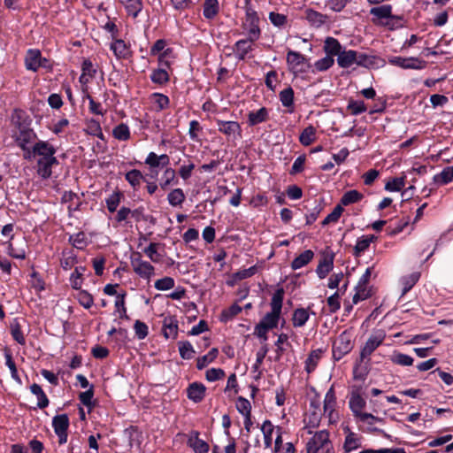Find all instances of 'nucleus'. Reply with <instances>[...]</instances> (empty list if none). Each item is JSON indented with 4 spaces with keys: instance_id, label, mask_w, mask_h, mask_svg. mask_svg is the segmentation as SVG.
<instances>
[{
    "instance_id": "1",
    "label": "nucleus",
    "mask_w": 453,
    "mask_h": 453,
    "mask_svg": "<svg viewBox=\"0 0 453 453\" xmlns=\"http://www.w3.org/2000/svg\"><path fill=\"white\" fill-rule=\"evenodd\" d=\"M36 155L37 173L42 179H49L52 174V167L58 165L55 154L57 148L49 141L38 140L32 150Z\"/></svg>"
},
{
    "instance_id": "2",
    "label": "nucleus",
    "mask_w": 453,
    "mask_h": 453,
    "mask_svg": "<svg viewBox=\"0 0 453 453\" xmlns=\"http://www.w3.org/2000/svg\"><path fill=\"white\" fill-rule=\"evenodd\" d=\"M284 298V290L283 288L277 289L272 297L271 300V309L272 311L266 313L262 320L260 321L265 326L264 328L273 329L278 326L281 309H282V302Z\"/></svg>"
},
{
    "instance_id": "3",
    "label": "nucleus",
    "mask_w": 453,
    "mask_h": 453,
    "mask_svg": "<svg viewBox=\"0 0 453 453\" xmlns=\"http://www.w3.org/2000/svg\"><path fill=\"white\" fill-rule=\"evenodd\" d=\"M260 19L257 12L251 7H247L242 27L250 41H257L261 35Z\"/></svg>"
},
{
    "instance_id": "4",
    "label": "nucleus",
    "mask_w": 453,
    "mask_h": 453,
    "mask_svg": "<svg viewBox=\"0 0 453 453\" xmlns=\"http://www.w3.org/2000/svg\"><path fill=\"white\" fill-rule=\"evenodd\" d=\"M306 443V453H318L319 450L328 451L331 448L329 433L326 430L317 431Z\"/></svg>"
},
{
    "instance_id": "5",
    "label": "nucleus",
    "mask_w": 453,
    "mask_h": 453,
    "mask_svg": "<svg viewBox=\"0 0 453 453\" xmlns=\"http://www.w3.org/2000/svg\"><path fill=\"white\" fill-rule=\"evenodd\" d=\"M353 349L352 335L348 331H343L333 343V358L334 361L341 360Z\"/></svg>"
},
{
    "instance_id": "6",
    "label": "nucleus",
    "mask_w": 453,
    "mask_h": 453,
    "mask_svg": "<svg viewBox=\"0 0 453 453\" xmlns=\"http://www.w3.org/2000/svg\"><path fill=\"white\" fill-rule=\"evenodd\" d=\"M131 266L140 278L148 281L155 275L154 266L150 262L142 260L140 253L131 257Z\"/></svg>"
},
{
    "instance_id": "7",
    "label": "nucleus",
    "mask_w": 453,
    "mask_h": 453,
    "mask_svg": "<svg viewBox=\"0 0 453 453\" xmlns=\"http://www.w3.org/2000/svg\"><path fill=\"white\" fill-rule=\"evenodd\" d=\"M287 64L290 72L294 73H304L309 66L306 58L298 51L288 50Z\"/></svg>"
},
{
    "instance_id": "8",
    "label": "nucleus",
    "mask_w": 453,
    "mask_h": 453,
    "mask_svg": "<svg viewBox=\"0 0 453 453\" xmlns=\"http://www.w3.org/2000/svg\"><path fill=\"white\" fill-rule=\"evenodd\" d=\"M52 426L58 438L59 444H65L67 441V430L69 427V418L66 414L57 415L52 418Z\"/></svg>"
},
{
    "instance_id": "9",
    "label": "nucleus",
    "mask_w": 453,
    "mask_h": 453,
    "mask_svg": "<svg viewBox=\"0 0 453 453\" xmlns=\"http://www.w3.org/2000/svg\"><path fill=\"white\" fill-rule=\"evenodd\" d=\"M388 63L401 67L403 69H414V70H421L426 67V61L419 59L418 58L410 57V58H403V57H392L388 59Z\"/></svg>"
},
{
    "instance_id": "10",
    "label": "nucleus",
    "mask_w": 453,
    "mask_h": 453,
    "mask_svg": "<svg viewBox=\"0 0 453 453\" xmlns=\"http://www.w3.org/2000/svg\"><path fill=\"white\" fill-rule=\"evenodd\" d=\"M216 123L218 130L229 140H236L241 137L242 128L238 122L217 119Z\"/></svg>"
},
{
    "instance_id": "11",
    "label": "nucleus",
    "mask_w": 453,
    "mask_h": 453,
    "mask_svg": "<svg viewBox=\"0 0 453 453\" xmlns=\"http://www.w3.org/2000/svg\"><path fill=\"white\" fill-rule=\"evenodd\" d=\"M169 163L170 158L168 155L162 154L158 156L155 152H150L145 159V164L150 166V176L152 178H156L158 174L157 168L159 166H166L169 165Z\"/></svg>"
},
{
    "instance_id": "12",
    "label": "nucleus",
    "mask_w": 453,
    "mask_h": 453,
    "mask_svg": "<svg viewBox=\"0 0 453 453\" xmlns=\"http://www.w3.org/2000/svg\"><path fill=\"white\" fill-rule=\"evenodd\" d=\"M385 334L383 332H379L372 334L366 341L365 346L361 349L360 358L365 360L369 357L372 353L383 342Z\"/></svg>"
},
{
    "instance_id": "13",
    "label": "nucleus",
    "mask_w": 453,
    "mask_h": 453,
    "mask_svg": "<svg viewBox=\"0 0 453 453\" xmlns=\"http://www.w3.org/2000/svg\"><path fill=\"white\" fill-rule=\"evenodd\" d=\"M46 58H42L39 50L30 49L27 50L25 58L26 68L29 71L36 72L41 66H45Z\"/></svg>"
},
{
    "instance_id": "14",
    "label": "nucleus",
    "mask_w": 453,
    "mask_h": 453,
    "mask_svg": "<svg viewBox=\"0 0 453 453\" xmlns=\"http://www.w3.org/2000/svg\"><path fill=\"white\" fill-rule=\"evenodd\" d=\"M336 405V395L334 389V387H331L327 392L326 393L325 398H324V405H323V411L324 414L327 415L329 418V422L333 423L335 422V413L334 409Z\"/></svg>"
},
{
    "instance_id": "15",
    "label": "nucleus",
    "mask_w": 453,
    "mask_h": 453,
    "mask_svg": "<svg viewBox=\"0 0 453 453\" xmlns=\"http://www.w3.org/2000/svg\"><path fill=\"white\" fill-rule=\"evenodd\" d=\"M343 431L346 434L345 441L343 443V449L345 453H349L362 446L361 435L352 432L349 426L344 427Z\"/></svg>"
},
{
    "instance_id": "16",
    "label": "nucleus",
    "mask_w": 453,
    "mask_h": 453,
    "mask_svg": "<svg viewBox=\"0 0 453 453\" xmlns=\"http://www.w3.org/2000/svg\"><path fill=\"white\" fill-rule=\"evenodd\" d=\"M178 320L174 316H166L163 319L162 331L166 339H176L178 336Z\"/></svg>"
},
{
    "instance_id": "17",
    "label": "nucleus",
    "mask_w": 453,
    "mask_h": 453,
    "mask_svg": "<svg viewBox=\"0 0 453 453\" xmlns=\"http://www.w3.org/2000/svg\"><path fill=\"white\" fill-rule=\"evenodd\" d=\"M249 37L237 41L234 45V53L237 59L243 60L253 50V42Z\"/></svg>"
},
{
    "instance_id": "18",
    "label": "nucleus",
    "mask_w": 453,
    "mask_h": 453,
    "mask_svg": "<svg viewBox=\"0 0 453 453\" xmlns=\"http://www.w3.org/2000/svg\"><path fill=\"white\" fill-rule=\"evenodd\" d=\"M371 15L373 16L372 22L376 23L379 19H400L398 16L392 15V5L384 4L378 7H373L370 10Z\"/></svg>"
},
{
    "instance_id": "19",
    "label": "nucleus",
    "mask_w": 453,
    "mask_h": 453,
    "mask_svg": "<svg viewBox=\"0 0 453 453\" xmlns=\"http://www.w3.org/2000/svg\"><path fill=\"white\" fill-rule=\"evenodd\" d=\"M357 420L364 423L366 427L365 431L369 433L378 432L382 433L383 431L376 427V424H383L384 419L376 416H373L371 413H365L363 415H360L359 418H357Z\"/></svg>"
},
{
    "instance_id": "20",
    "label": "nucleus",
    "mask_w": 453,
    "mask_h": 453,
    "mask_svg": "<svg viewBox=\"0 0 453 453\" xmlns=\"http://www.w3.org/2000/svg\"><path fill=\"white\" fill-rule=\"evenodd\" d=\"M37 134L32 129H22L19 131L16 142L21 150H25L26 146H31L37 142Z\"/></svg>"
},
{
    "instance_id": "21",
    "label": "nucleus",
    "mask_w": 453,
    "mask_h": 453,
    "mask_svg": "<svg viewBox=\"0 0 453 453\" xmlns=\"http://www.w3.org/2000/svg\"><path fill=\"white\" fill-rule=\"evenodd\" d=\"M206 388L199 382L191 383L187 388V395L194 403H200L205 396Z\"/></svg>"
},
{
    "instance_id": "22",
    "label": "nucleus",
    "mask_w": 453,
    "mask_h": 453,
    "mask_svg": "<svg viewBox=\"0 0 453 453\" xmlns=\"http://www.w3.org/2000/svg\"><path fill=\"white\" fill-rule=\"evenodd\" d=\"M365 400L360 395L359 393L354 392L351 394L349 401V405L356 418H359L360 415L365 413L363 411V409L365 407Z\"/></svg>"
},
{
    "instance_id": "23",
    "label": "nucleus",
    "mask_w": 453,
    "mask_h": 453,
    "mask_svg": "<svg viewBox=\"0 0 453 453\" xmlns=\"http://www.w3.org/2000/svg\"><path fill=\"white\" fill-rule=\"evenodd\" d=\"M278 426H275L270 420L266 419L261 425V432L264 437V444L265 449H270L273 446V435H276V429Z\"/></svg>"
},
{
    "instance_id": "24",
    "label": "nucleus",
    "mask_w": 453,
    "mask_h": 453,
    "mask_svg": "<svg viewBox=\"0 0 453 453\" xmlns=\"http://www.w3.org/2000/svg\"><path fill=\"white\" fill-rule=\"evenodd\" d=\"M315 315L314 311H310V306L308 308H297L294 311L292 316V323L295 327H302L310 319V315Z\"/></svg>"
},
{
    "instance_id": "25",
    "label": "nucleus",
    "mask_w": 453,
    "mask_h": 453,
    "mask_svg": "<svg viewBox=\"0 0 453 453\" xmlns=\"http://www.w3.org/2000/svg\"><path fill=\"white\" fill-rule=\"evenodd\" d=\"M115 57L119 59L127 58L130 56V49L127 43L121 39H115L110 44Z\"/></svg>"
},
{
    "instance_id": "26",
    "label": "nucleus",
    "mask_w": 453,
    "mask_h": 453,
    "mask_svg": "<svg viewBox=\"0 0 453 453\" xmlns=\"http://www.w3.org/2000/svg\"><path fill=\"white\" fill-rule=\"evenodd\" d=\"M305 18L310 25L314 27H320L326 23L327 19L326 15L312 9H307L305 11Z\"/></svg>"
},
{
    "instance_id": "27",
    "label": "nucleus",
    "mask_w": 453,
    "mask_h": 453,
    "mask_svg": "<svg viewBox=\"0 0 453 453\" xmlns=\"http://www.w3.org/2000/svg\"><path fill=\"white\" fill-rule=\"evenodd\" d=\"M324 354V350L322 349H317L309 354L307 359L305 360V371L308 373L312 372L317 368V365L320 359L322 358Z\"/></svg>"
},
{
    "instance_id": "28",
    "label": "nucleus",
    "mask_w": 453,
    "mask_h": 453,
    "mask_svg": "<svg viewBox=\"0 0 453 453\" xmlns=\"http://www.w3.org/2000/svg\"><path fill=\"white\" fill-rule=\"evenodd\" d=\"M376 239V237L372 234L362 235L357 240L356 245L354 247L353 255L356 257H359L362 253H364L370 246V244Z\"/></svg>"
},
{
    "instance_id": "29",
    "label": "nucleus",
    "mask_w": 453,
    "mask_h": 453,
    "mask_svg": "<svg viewBox=\"0 0 453 453\" xmlns=\"http://www.w3.org/2000/svg\"><path fill=\"white\" fill-rule=\"evenodd\" d=\"M324 51L327 56L334 58L339 56L342 52V45L339 41L334 37H326L324 42Z\"/></svg>"
},
{
    "instance_id": "30",
    "label": "nucleus",
    "mask_w": 453,
    "mask_h": 453,
    "mask_svg": "<svg viewBox=\"0 0 453 453\" xmlns=\"http://www.w3.org/2000/svg\"><path fill=\"white\" fill-rule=\"evenodd\" d=\"M356 50H343L337 58V63L342 68H349L356 64Z\"/></svg>"
},
{
    "instance_id": "31",
    "label": "nucleus",
    "mask_w": 453,
    "mask_h": 453,
    "mask_svg": "<svg viewBox=\"0 0 453 453\" xmlns=\"http://www.w3.org/2000/svg\"><path fill=\"white\" fill-rule=\"evenodd\" d=\"M314 253L311 250H304L298 257H296L291 263L293 270L300 269L308 265L313 258Z\"/></svg>"
},
{
    "instance_id": "32",
    "label": "nucleus",
    "mask_w": 453,
    "mask_h": 453,
    "mask_svg": "<svg viewBox=\"0 0 453 453\" xmlns=\"http://www.w3.org/2000/svg\"><path fill=\"white\" fill-rule=\"evenodd\" d=\"M268 119V111L266 108L262 107L256 111H250L248 114V123L253 127L265 122Z\"/></svg>"
},
{
    "instance_id": "33",
    "label": "nucleus",
    "mask_w": 453,
    "mask_h": 453,
    "mask_svg": "<svg viewBox=\"0 0 453 453\" xmlns=\"http://www.w3.org/2000/svg\"><path fill=\"white\" fill-rule=\"evenodd\" d=\"M128 15L136 18L142 10V0H119Z\"/></svg>"
},
{
    "instance_id": "34",
    "label": "nucleus",
    "mask_w": 453,
    "mask_h": 453,
    "mask_svg": "<svg viewBox=\"0 0 453 453\" xmlns=\"http://www.w3.org/2000/svg\"><path fill=\"white\" fill-rule=\"evenodd\" d=\"M433 180L437 185H446L453 180V165L442 169V171L435 174Z\"/></svg>"
},
{
    "instance_id": "35",
    "label": "nucleus",
    "mask_w": 453,
    "mask_h": 453,
    "mask_svg": "<svg viewBox=\"0 0 453 453\" xmlns=\"http://www.w3.org/2000/svg\"><path fill=\"white\" fill-rule=\"evenodd\" d=\"M30 391L37 397L38 408L44 409L49 405V399L40 385L36 383L32 384L30 386Z\"/></svg>"
},
{
    "instance_id": "36",
    "label": "nucleus",
    "mask_w": 453,
    "mask_h": 453,
    "mask_svg": "<svg viewBox=\"0 0 453 453\" xmlns=\"http://www.w3.org/2000/svg\"><path fill=\"white\" fill-rule=\"evenodd\" d=\"M280 100L284 107L289 108V113L294 112V90L291 87L280 92Z\"/></svg>"
},
{
    "instance_id": "37",
    "label": "nucleus",
    "mask_w": 453,
    "mask_h": 453,
    "mask_svg": "<svg viewBox=\"0 0 453 453\" xmlns=\"http://www.w3.org/2000/svg\"><path fill=\"white\" fill-rule=\"evenodd\" d=\"M420 278V273L418 272H414L409 275L403 276L401 279V284L403 286L402 296L405 295L409 292L413 286L418 281Z\"/></svg>"
},
{
    "instance_id": "38",
    "label": "nucleus",
    "mask_w": 453,
    "mask_h": 453,
    "mask_svg": "<svg viewBox=\"0 0 453 453\" xmlns=\"http://www.w3.org/2000/svg\"><path fill=\"white\" fill-rule=\"evenodd\" d=\"M85 132L88 134L96 136L101 140L104 139L99 121H97L94 119H90L86 121Z\"/></svg>"
},
{
    "instance_id": "39",
    "label": "nucleus",
    "mask_w": 453,
    "mask_h": 453,
    "mask_svg": "<svg viewBox=\"0 0 453 453\" xmlns=\"http://www.w3.org/2000/svg\"><path fill=\"white\" fill-rule=\"evenodd\" d=\"M219 4L218 0H205L203 4V16L208 19H212L219 12Z\"/></svg>"
},
{
    "instance_id": "40",
    "label": "nucleus",
    "mask_w": 453,
    "mask_h": 453,
    "mask_svg": "<svg viewBox=\"0 0 453 453\" xmlns=\"http://www.w3.org/2000/svg\"><path fill=\"white\" fill-rule=\"evenodd\" d=\"M185 194L181 188L173 189L167 196L168 203L173 206H180L185 201Z\"/></svg>"
},
{
    "instance_id": "41",
    "label": "nucleus",
    "mask_w": 453,
    "mask_h": 453,
    "mask_svg": "<svg viewBox=\"0 0 453 453\" xmlns=\"http://www.w3.org/2000/svg\"><path fill=\"white\" fill-rule=\"evenodd\" d=\"M363 198V195L357 190L352 189L344 193L341 198V205H349L359 202Z\"/></svg>"
},
{
    "instance_id": "42",
    "label": "nucleus",
    "mask_w": 453,
    "mask_h": 453,
    "mask_svg": "<svg viewBox=\"0 0 453 453\" xmlns=\"http://www.w3.org/2000/svg\"><path fill=\"white\" fill-rule=\"evenodd\" d=\"M316 138V129L312 126L305 127L299 136L300 142L304 146L311 145Z\"/></svg>"
},
{
    "instance_id": "43",
    "label": "nucleus",
    "mask_w": 453,
    "mask_h": 453,
    "mask_svg": "<svg viewBox=\"0 0 453 453\" xmlns=\"http://www.w3.org/2000/svg\"><path fill=\"white\" fill-rule=\"evenodd\" d=\"M334 264L332 259L323 258L317 266L316 273L319 279H325L333 270Z\"/></svg>"
},
{
    "instance_id": "44",
    "label": "nucleus",
    "mask_w": 453,
    "mask_h": 453,
    "mask_svg": "<svg viewBox=\"0 0 453 453\" xmlns=\"http://www.w3.org/2000/svg\"><path fill=\"white\" fill-rule=\"evenodd\" d=\"M112 135L119 141H127L130 138V130L127 125L121 123L112 130Z\"/></svg>"
},
{
    "instance_id": "45",
    "label": "nucleus",
    "mask_w": 453,
    "mask_h": 453,
    "mask_svg": "<svg viewBox=\"0 0 453 453\" xmlns=\"http://www.w3.org/2000/svg\"><path fill=\"white\" fill-rule=\"evenodd\" d=\"M355 290L356 293L352 298L354 304H357L358 302L367 299L371 296L370 288L366 285L357 284Z\"/></svg>"
},
{
    "instance_id": "46",
    "label": "nucleus",
    "mask_w": 453,
    "mask_h": 453,
    "mask_svg": "<svg viewBox=\"0 0 453 453\" xmlns=\"http://www.w3.org/2000/svg\"><path fill=\"white\" fill-rule=\"evenodd\" d=\"M218 349L216 348L211 349L206 355L199 357L196 362V367L199 370L203 369L209 364L214 361L218 356Z\"/></svg>"
},
{
    "instance_id": "47",
    "label": "nucleus",
    "mask_w": 453,
    "mask_h": 453,
    "mask_svg": "<svg viewBox=\"0 0 453 453\" xmlns=\"http://www.w3.org/2000/svg\"><path fill=\"white\" fill-rule=\"evenodd\" d=\"M405 186V177H396L389 180L385 184V189L389 192L401 191Z\"/></svg>"
},
{
    "instance_id": "48",
    "label": "nucleus",
    "mask_w": 453,
    "mask_h": 453,
    "mask_svg": "<svg viewBox=\"0 0 453 453\" xmlns=\"http://www.w3.org/2000/svg\"><path fill=\"white\" fill-rule=\"evenodd\" d=\"M122 194L119 191H115L105 199L107 209L110 212H115L120 203Z\"/></svg>"
},
{
    "instance_id": "49",
    "label": "nucleus",
    "mask_w": 453,
    "mask_h": 453,
    "mask_svg": "<svg viewBox=\"0 0 453 453\" xmlns=\"http://www.w3.org/2000/svg\"><path fill=\"white\" fill-rule=\"evenodd\" d=\"M85 272V267H76L73 273L70 276V282L74 289H81L82 286V275Z\"/></svg>"
},
{
    "instance_id": "50",
    "label": "nucleus",
    "mask_w": 453,
    "mask_h": 453,
    "mask_svg": "<svg viewBox=\"0 0 453 453\" xmlns=\"http://www.w3.org/2000/svg\"><path fill=\"white\" fill-rule=\"evenodd\" d=\"M158 243L150 242L148 247L143 250L144 254L150 258V260L153 263H159L161 260V256L157 252Z\"/></svg>"
},
{
    "instance_id": "51",
    "label": "nucleus",
    "mask_w": 453,
    "mask_h": 453,
    "mask_svg": "<svg viewBox=\"0 0 453 453\" xmlns=\"http://www.w3.org/2000/svg\"><path fill=\"white\" fill-rule=\"evenodd\" d=\"M178 346L180 355L183 359H191L194 357L195 350L189 342H179Z\"/></svg>"
},
{
    "instance_id": "52",
    "label": "nucleus",
    "mask_w": 453,
    "mask_h": 453,
    "mask_svg": "<svg viewBox=\"0 0 453 453\" xmlns=\"http://www.w3.org/2000/svg\"><path fill=\"white\" fill-rule=\"evenodd\" d=\"M143 179L142 173L136 169L131 170L126 173V180L133 188L139 187Z\"/></svg>"
},
{
    "instance_id": "53",
    "label": "nucleus",
    "mask_w": 453,
    "mask_h": 453,
    "mask_svg": "<svg viewBox=\"0 0 453 453\" xmlns=\"http://www.w3.org/2000/svg\"><path fill=\"white\" fill-rule=\"evenodd\" d=\"M175 171L173 168H166L162 175L160 187L165 189L168 186L175 183Z\"/></svg>"
},
{
    "instance_id": "54",
    "label": "nucleus",
    "mask_w": 453,
    "mask_h": 453,
    "mask_svg": "<svg viewBox=\"0 0 453 453\" xmlns=\"http://www.w3.org/2000/svg\"><path fill=\"white\" fill-rule=\"evenodd\" d=\"M150 79L152 82L162 85L168 81L169 75L165 69L158 68L152 72Z\"/></svg>"
},
{
    "instance_id": "55",
    "label": "nucleus",
    "mask_w": 453,
    "mask_h": 453,
    "mask_svg": "<svg viewBox=\"0 0 453 453\" xmlns=\"http://www.w3.org/2000/svg\"><path fill=\"white\" fill-rule=\"evenodd\" d=\"M268 18L271 23L278 28H283L288 22L286 15L274 12H269Z\"/></svg>"
},
{
    "instance_id": "56",
    "label": "nucleus",
    "mask_w": 453,
    "mask_h": 453,
    "mask_svg": "<svg viewBox=\"0 0 453 453\" xmlns=\"http://www.w3.org/2000/svg\"><path fill=\"white\" fill-rule=\"evenodd\" d=\"M334 64V59L331 56H326L314 63V67L318 72L328 70Z\"/></svg>"
},
{
    "instance_id": "57",
    "label": "nucleus",
    "mask_w": 453,
    "mask_h": 453,
    "mask_svg": "<svg viewBox=\"0 0 453 453\" xmlns=\"http://www.w3.org/2000/svg\"><path fill=\"white\" fill-rule=\"evenodd\" d=\"M236 409L242 416H250L251 414V404L248 399L242 396L237 398Z\"/></svg>"
},
{
    "instance_id": "58",
    "label": "nucleus",
    "mask_w": 453,
    "mask_h": 453,
    "mask_svg": "<svg viewBox=\"0 0 453 453\" xmlns=\"http://www.w3.org/2000/svg\"><path fill=\"white\" fill-rule=\"evenodd\" d=\"M153 104L157 111H162L168 107L169 98L163 94L155 93L153 94Z\"/></svg>"
},
{
    "instance_id": "59",
    "label": "nucleus",
    "mask_w": 453,
    "mask_h": 453,
    "mask_svg": "<svg viewBox=\"0 0 453 453\" xmlns=\"http://www.w3.org/2000/svg\"><path fill=\"white\" fill-rule=\"evenodd\" d=\"M356 64L359 66L364 67H371L374 64L375 58L373 56H369L365 53H360L356 51Z\"/></svg>"
},
{
    "instance_id": "60",
    "label": "nucleus",
    "mask_w": 453,
    "mask_h": 453,
    "mask_svg": "<svg viewBox=\"0 0 453 453\" xmlns=\"http://www.w3.org/2000/svg\"><path fill=\"white\" fill-rule=\"evenodd\" d=\"M189 444L196 453H207L209 450V445L198 437L190 439Z\"/></svg>"
},
{
    "instance_id": "61",
    "label": "nucleus",
    "mask_w": 453,
    "mask_h": 453,
    "mask_svg": "<svg viewBox=\"0 0 453 453\" xmlns=\"http://www.w3.org/2000/svg\"><path fill=\"white\" fill-rule=\"evenodd\" d=\"M343 211V208L341 204H338L336 205L333 211L331 213H329L325 219L324 220L322 221V225L323 226H326V225H328L330 223H335L338 221V219H340L342 213Z\"/></svg>"
},
{
    "instance_id": "62",
    "label": "nucleus",
    "mask_w": 453,
    "mask_h": 453,
    "mask_svg": "<svg viewBox=\"0 0 453 453\" xmlns=\"http://www.w3.org/2000/svg\"><path fill=\"white\" fill-rule=\"evenodd\" d=\"M348 110L350 111L351 114L358 115L366 111L367 108L363 101L350 100L348 104Z\"/></svg>"
},
{
    "instance_id": "63",
    "label": "nucleus",
    "mask_w": 453,
    "mask_h": 453,
    "mask_svg": "<svg viewBox=\"0 0 453 453\" xmlns=\"http://www.w3.org/2000/svg\"><path fill=\"white\" fill-rule=\"evenodd\" d=\"M69 241L77 249H83L87 244L86 235L82 232L71 235Z\"/></svg>"
},
{
    "instance_id": "64",
    "label": "nucleus",
    "mask_w": 453,
    "mask_h": 453,
    "mask_svg": "<svg viewBox=\"0 0 453 453\" xmlns=\"http://www.w3.org/2000/svg\"><path fill=\"white\" fill-rule=\"evenodd\" d=\"M77 299L81 306L85 309H88L93 305V296L85 290H81L77 295Z\"/></svg>"
}]
</instances>
